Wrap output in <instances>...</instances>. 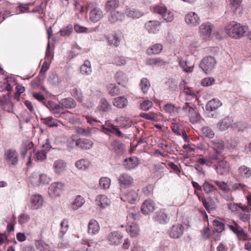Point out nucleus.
<instances>
[{"label":"nucleus","instance_id":"26","mask_svg":"<svg viewBox=\"0 0 251 251\" xmlns=\"http://www.w3.org/2000/svg\"><path fill=\"white\" fill-rule=\"evenodd\" d=\"M238 175L242 178H248L251 176V168L246 165L241 166L238 169Z\"/></svg>","mask_w":251,"mask_h":251},{"label":"nucleus","instance_id":"62","mask_svg":"<svg viewBox=\"0 0 251 251\" xmlns=\"http://www.w3.org/2000/svg\"><path fill=\"white\" fill-rule=\"evenodd\" d=\"M114 63L118 66L124 65L126 64V60L123 57L117 56L114 58Z\"/></svg>","mask_w":251,"mask_h":251},{"label":"nucleus","instance_id":"28","mask_svg":"<svg viewBox=\"0 0 251 251\" xmlns=\"http://www.w3.org/2000/svg\"><path fill=\"white\" fill-rule=\"evenodd\" d=\"M201 201L207 211L214 210L216 208V205L214 200L211 198H201Z\"/></svg>","mask_w":251,"mask_h":251},{"label":"nucleus","instance_id":"12","mask_svg":"<svg viewBox=\"0 0 251 251\" xmlns=\"http://www.w3.org/2000/svg\"><path fill=\"white\" fill-rule=\"evenodd\" d=\"M154 210V203L151 200L145 201L141 206L142 212L145 215H149L152 213Z\"/></svg>","mask_w":251,"mask_h":251},{"label":"nucleus","instance_id":"41","mask_svg":"<svg viewBox=\"0 0 251 251\" xmlns=\"http://www.w3.org/2000/svg\"><path fill=\"white\" fill-rule=\"evenodd\" d=\"M59 103L62 106H64L67 108H72L76 105V103L75 100L71 98L61 100L59 102Z\"/></svg>","mask_w":251,"mask_h":251},{"label":"nucleus","instance_id":"17","mask_svg":"<svg viewBox=\"0 0 251 251\" xmlns=\"http://www.w3.org/2000/svg\"><path fill=\"white\" fill-rule=\"evenodd\" d=\"M179 65L182 70L186 73H191L193 71L195 63L190 60L180 59Z\"/></svg>","mask_w":251,"mask_h":251},{"label":"nucleus","instance_id":"34","mask_svg":"<svg viewBox=\"0 0 251 251\" xmlns=\"http://www.w3.org/2000/svg\"><path fill=\"white\" fill-rule=\"evenodd\" d=\"M125 14L127 17L132 19L139 18L143 15L138 10L130 7L126 9Z\"/></svg>","mask_w":251,"mask_h":251},{"label":"nucleus","instance_id":"47","mask_svg":"<svg viewBox=\"0 0 251 251\" xmlns=\"http://www.w3.org/2000/svg\"><path fill=\"white\" fill-rule=\"evenodd\" d=\"M126 230L132 237H136L139 234V228L137 224H132L126 228Z\"/></svg>","mask_w":251,"mask_h":251},{"label":"nucleus","instance_id":"23","mask_svg":"<svg viewBox=\"0 0 251 251\" xmlns=\"http://www.w3.org/2000/svg\"><path fill=\"white\" fill-rule=\"evenodd\" d=\"M138 164V159L135 157L126 158L124 160V166L126 170H131L135 168Z\"/></svg>","mask_w":251,"mask_h":251},{"label":"nucleus","instance_id":"9","mask_svg":"<svg viewBox=\"0 0 251 251\" xmlns=\"http://www.w3.org/2000/svg\"><path fill=\"white\" fill-rule=\"evenodd\" d=\"M217 153H210L208 158H199L197 160V163L200 165H205L207 166H210L211 164L215 163V161L218 159Z\"/></svg>","mask_w":251,"mask_h":251},{"label":"nucleus","instance_id":"22","mask_svg":"<svg viewBox=\"0 0 251 251\" xmlns=\"http://www.w3.org/2000/svg\"><path fill=\"white\" fill-rule=\"evenodd\" d=\"M122 238V235L117 231L111 232L108 236V240L110 242V244L114 245H117L121 243Z\"/></svg>","mask_w":251,"mask_h":251},{"label":"nucleus","instance_id":"10","mask_svg":"<svg viewBox=\"0 0 251 251\" xmlns=\"http://www.w3.org/2000/svg\"><path fill=\"white\" fill-rule=\"evenodd\" d=\"M184 230V227L182 225L176 224L173 225L169 231V235L173 238H178L182 236Z\"/></svg>","mask_w":251,"mask_h":251},{"label":"nucleus","instance_id":"1","mask_svg":"<svg viewBox=\"0 0 251 251\" xmlns=\"http://www.w3.org/2000/svg\"><path fill=\"white\" fill-rule=\"evenodd\" d=\"M216 155L218 159L213 164L215 170L219 175L226 176L229 172V164L222 153H217Z\"/></svg>","mask_w":251,"mask_h":251},{"label":"nucleus","instance_id":"25","mask_svg":"<svg viewBox=\"0 0 251 251\" xmlns=\"http://www.w3.org/2000/svg\"><path fill=\"white\" fill-rule=\"evenodd\" d=\"M110 12L111 14L108 17V20L111 23H115L118 21H122L125 18L124 13L121 12L114 11Z\"/></svg>","mask_w":251,"mask_h":251},{"label":"nucleus","instance_id":"38","mask_svg":"<svg viewBox=\"0 0 251 251\" xmlns=\"http://www.w3.org/2000/svg\"><path fill=\"white\" fill-rule=\"evenodd\" d=\"M66 166V163L62 160H58L56 161L53 164L54 171L58 174L65 171Z\"/></svg>","mask_w":251,"mask_h":251},{"label":"nucleus","instance_id":"49","mask_svg":"<svg viewBox=\"0 0 251 251\" xmlns=\"http://www.w3.org/2000/svg\"><path fill=\"white\" fill-rule=\"evenodd\" d=\"M80 70L82 74H89L91 72L90 62L88 60L85 61L84 64L81 66Z\"/></svg>","mask_w":251,"mask_h":251},{"label":"nucleus","instance_id":"56","mask_svg":"<svg viewBox=\"0 0 251 251\" xmlns=\"http://www.w3.org/2000/svg\"><path fill=\"white\" fill-rule=\"evenodd\" d=\"M109 93L112 96L118 95L120 94V90L114 84H110L108 86Z\"/></svg>","mask_w":251,"mask_h":251},{"label":"nucleus","instance_id":"48","mask_svg":"<svg viewBox=\"0 0 251 251\" xmlns=\"http://www.w3.org/2000/svg\"><path fill=\"white\" fill-rule=\"evenodd\" d=\"M41 121L43 122V123L50 127L57 126H58L56 120L51 117H49L46 118H42Z\"/></svg>","mask_w":251,"mask_h":251},{"label":"nucleus","instance_id":"19","mask_svg":"<svg viewBox=\"0 0 251 251\" xmlns=\"http://www.w3.org/2000/svg\"><path fill=\"white\" fill-rule=\"evenodd\" d=\"M100 227L97 221L94 219H91L88 224V232L91 235H95L98 233Z\"/></svg>","mask_w":251,"mask_h":251},{"label":"nucleus","instance_id":"46","mask_svg":"<svg viewBox=\"0 0 251 251\" xmlns=\"http://www.w3.org/2000/svg\"><path fill=\"white\" fill-rule=\"evenodd\" d=\"M93 143L92 141L87 139H79V147L82 149L87 150L90 149Z\"/></svg>","mask_w":251,"mask_h":251},{"label":"nucleus","instance_id":"64","mask_svg":"<svg viewBox=\"0 0 251 251\" xmlns=\"http://www.w3.org/2000/svg\"><path fill=\"white\" fill-rule=\"evenodd\" d=\"M90 162L88 160L84 159L79 160V170H85L88 168Z\"/></svg>","mask_w":251,"mask_h":251},{"label":"nucleus","instance_id":"35","mask_svg":"<svg viewBox=\"0 0 251 251\" xmlns=\"http://www.w3.org/2000/svg\"><path fill=\"white\" fill-rule=\"evenodd\" d=\"M78 145V130L76 131L75 134L72 135L68 140V147L71 149L76 148Z\"/></svg>","mask_w":251,"mask_h":251},{"label":"nucleus","instance_id":"55","mask_svg":"<svg viewBox=\"0 0 251 251\" xmlns=\"http://www.w3.org/2000/svg\"><path fill=\"white\" fill-rule=\"evenodd\" d=\"M201 131L202 133L206 137L209 138H212L214 136L215 134L214 131L208 126H204L202 127Z\"/></svg>","mask_w":251,"mask_h":251},{"label":"nucleus","instance_id":"40","mask_svg":"<svg viewBox=\"0 0 251 251\" xmlns=\"http://www.w3.org/2000/svg\"><path fill=\"white\" fill-rule=\"evenodd\" d=\"M190 121L192 124H196L200 122L201 116L193 109H189Z\"/></svg>","mask_w":251,"mask_h":251},{"label":"nucleus","instance_id":"11","mask_svg":"<svg viewBox=\"0 0 251 251\" xmlns=\"http://www.w3.org/2000/svg\"><path fill=\"white\" fill-rule=\"evenodd\" d=\"M201 35L204 39H208L212 32V25L210 23H205L201 25L199 27Z\"/></svg>","mask_w":251,"mask_h":251},{"label":"nucleus","instance_id":"45","mask_svg":"<svg viewBox=\"0 0 251 251\" xmlns=\"http://www.w3.org/2000/svg\"><path fill=\"white\" fill-rule=\"evenodd\" d=\"M233 130L238 131L243 130L246 128V125L242 121L235 122L231 123V127Z\"/></svg>","mask_w":251,"mask_h":251},{"label":"nucleus","instance_id":"32","mask_svg":"<svg viewBox=\"0 0 251 251\" xmlns=\"http://www.w3.org/2000/svg\"><path fill=\"white\" fill-rule=\"evenodd\" d=\"M155 219L160 224H163L169 221L170 217L164 210H161L157 213Z\"/></svg>","mask_w":251,"mask_h":251},{"label":"nucleus","instance_id":"33","mask_svg":"<svg viewBox=\"0 0 251 251\" xmlns=\"http://www.w3.org/2000/svg\"><path fill=\"white\" fill-rule=\"evenodd\" d=\"M119 5L120 2L118 0H109L106 2L105 8L107 12H112L114 11Z\"/></svg>","mask_w":251,"mask_h":251},{"label":"nucleus","instance_id":"8","mask_svg":"<svg viewBox=\"0 0 251 251\" xmlns=\"http://www.w3.org/2000/svg\"><path fill=\"white\" fill-rule=\"evenodd\" d=\"M64 185L62 182L52 183L49 187V194L52 196H60L63 189Z\"/></svg>","mask_w":251,"mask_h":251},{"label":"nucleus","instance_id":"37","mask_svg":"<svg viewBox=\"0 0 251 251\" xmlns=\"http://www.w3.org/2000/svg\"><path fill=\"white\" fill-rule=\"evenodd\" d=\"M109 45L117 47L119 46L121 39L115 34H109L105 36Z\"/></svg>","mask_w":251,"mask_h":251},{"label":"nucleus","instance_id":"21","mask_svg":"<svg viewBox=\"0 0 251 251\" xmlns=\"http://www.w3.org/2000/svg\"><path fill=\"white\" fill-rule=\"evenodd\" d=\"M111 150L117 154H121L124 152V145L119 140H115L111 143Z\"/></svg>","mask_w":251,"mask_h":251},{"label":"nucleus","instance_id":"7","mask_svg":"<svg viewBox=\"0 0 251 251\" xmlns=\"http://www.w3.org/2000/svg\"><path fill=\"white\" fill-rule=\"evenodd\" d=\"M186 23L191 26H196L200 24L201 19L200 17L194 12H190L185 16Z\"/></svg>","mask_w":251,"mask_h":251},{"label":"nucleus","instance_id":"18","mask_svg":"<svg viewBox=\"0 0 251 251\" xmlns=\"http://www.w3.org/2000/svg\"><path fill=\"white\" fill-rule=\"evenodd\" d=\"M162 49V45L160 43H156L148 48L146 52L149 55H157L161 53Z\"/></svg>","mask_w":251,"mask_h":251},{"label":"nucleus","instance_id":"2","mask_svg":"<svg viewBox=\"0 0 251 251\" xmlns=\"http://www.w3.org/2000/svg\"><path fill=\"white\" fill-rule=\"evenodd\" d=\"M247 28L241 24L233 22L227 27L228 35L235 39L243 36L247 31Z\"/></svg>","mask_w":251,"mask_h":251},{"label":"nucleus","instance_id":"5","mask_svg":"<svg viewBox=\"0 0 251 251\" xmlns=\"http://www.w3.org/2000/svg\"><path fill=\"white\" fill-rule=\"evenodd\" d=\"M4 159L7 164L15 165L18 161V153L15 150L9 149L5 151Z\"/></svg>","mask_w":251,"mask_h":251},{"label":"nucleus","instance_id":"43","mask_svg":"<svg viewBox=\"0 0 251 251\" xmlns=\"http://www.w3.org/2000/svg\"><path fill=\"white\" fill-rule=\"evenodd\" d=\"M33 144L32 142L24 143L23 144V150L22 151V155L23 157H25L27 152L28 151L31 155V152L33 151Z\"/></svg>","mask_w":251,"mask_h":251},{"label":"nucleus","instance_id":"36","mask_svg":"<svg viewBox=\"0 0 251 251\" xmlns=\"http://www.w3.org/2000/svg\"><path fill=\"white\" fill-rule=\"evenodd\" d=\"M96 201L98 205L103 208L109 205L110 203V200L104 195H99L97 196Z\"/></svg>","mask_w":251,"mask_h":251},{"label":"nucleus","instance_id":"42","mask_svg":"<svg viewBox=\"0 0 251 251\" xmlns=\"http://www.w3.org/2000/svg\"><path fill=\"white\" fill-rule=\"evenodd\" d=\"M212 147L215 151L213 153H222L221 151L224 149V145L222 141H212Z\"/></svg>","mask_w":251,"mask_h":251},{"label":"nucleus","instance_id":"31","mask_svg":"<svg viewBox=\"0 0 251 251\" xmlns=\"http://www.w3.org/2000/svg\"><path fill=\"white\" fill-rule=\"evenodd\" d=\"M115 79L118 84L125 86L127 81L128 78L126 75L121 71H118L115 75Z\"/></svg>","mask_w":251,"mask_h":251},{"label":"nucleus","instance_id":"13","mask_svg":"<svg viewBox=\"0 0 251 251\" xmlns=\"http://www.w3.org/2000/svg\"><path fill=\"white\" fill-rule=\"evenodd\" d=\"M103 17L102 10L98 7H95L90 12V19L94 23L97 22Z\"/></svg>","mask_w":251,"mask_h":251},{"label":"nucleus","instance_id":"30","mask_svg":"<svg viewBox=\"0 0 251 251\" xmlns=\"http://www.w3.org/2000/svg\"><path fill=\"white\" fill-rule=\"evenodd\" d=\"M31 202L32 207L33 209H37L42 205L43 199L41 196L35 195L32 196Z\"/></svg>","mask_w":251,"mask_h":251},{"label":"nucleus","instance_id":"61","mask_svg":"<svg viewBox=\"0 0 251 251\" xmlns=\"http://www.w3.org/2000/svg\"><path fill=\"white\" fill-rule=\"evenodd\" d=\"M36 156L37 160L43 161L46 158V151L45 150L38 151L36 153Z\"/></svg>","mask_w":251,"mask_h":251},{"label":"nucleus","instance_id":"63","mask_svg":"<svg viewBox=\"0 0 251 251\" xmlns=\"http://www.w3.org/2000/svg\"><path fill=\"white\" fill-rule=\"evenodd\" d=\"M167 9L165 7L161 6H156L154 8V12L161 15L163 16L166 12Z\"/></svg>","mask_w":251,"mask_h":251},{"label":"nucleus","instance_id":"39","mask_svg":"<svg viewBox=\"0 0 251 251\" xmlns=\"http://www.w3.org/2000/svg\"><path fill=\"white\" fill-rule=\"evenodd\" d=\"M127 100L124 97H119L114 99L113 101V105L120 108H122L126 106Z\"/></svg>","mask_w":251,"mask_h":251},{"label":"nucleus","instance_id":"50","mask_svg":"<svg viewBox=\"0 0 251 251\" xmlns=\"http://www.w3.org/2000/svg\"><path fill=\"white\" fill-rule=\"evenodd\" d=\"M111 180L107 177H101L99 181L100 187L104 189H108L110 186Z\"/></svg>","mask_w":251,"mask_h":251},{"label":"nucleus","instance_id":"59","mask_svg":"<svg viewBox=\"0 0 251 251\" xmlns=\"http://www.w3.org/2000/svg\"><path fill=\"white\" fill-rule=\"evenodd\" d=\"M73 30V26L68 25L60 30V33L61 36L69 35Z\"/></svg>","mask_w":251,"mask_h":251},{"label":"nucleus","instance_id":"44","mask_svg":"<svg viewBox=\"0 0 251 251\" xmlns=\"http://www.w3.org/2000/svg\"><path fill=\"white\" fill-rule=\"evenodd\" d=\"M151 86L149 80L146 78H143L141 80L140 87L143 93L146 94Z\"/></svg>","mask_w":251,"mask_h":251},{"label":"nucleus","instance_id":"27","mask_svg":"<svg viewBox=\"0 0 251 251\" xmlns=\"http://www.w3.org/2000/svg\"><path fill=\"white\" fill-rule=\"evenodd\" d=\"M232 122H233V120L231 118L229 117H225L218 123L219 130L225 131L229 127H231Z\"/></svg>","mask_w":251,"mask_h":251},{"label":"nucleus","instance_id":"15","mask_svg":"<svg viewBox=\"0 0 251 251\" xmlns=\"http://www.w3.org/2000/svg\"><path fill=\"white\" fill-rule=\"evenodd\" d=\"M145 64L151 66H158L161 67L165 66L166 62L160 57H149L146 59Z\"/></svg>","mask_w":251,"mask_h":251},{"label":"nucleus","instance_id":"3","mask_svg":"<svg viewBox=\"0 0 251 251\" xmlns=\"http://www.w3.org/2000/svg\"><path fill=\"white\" fill-rule=\"evenodd\" d=\"M228 227L234 232L237 236L239 240L246 241L249 238V235L246 233L242 227H241L236 222H232L231 223L227 224Z\"/></svg>","mask_w":251,"mask_h":251},{"label":"nucleus","instance_id":"24","mask_svg":"<svg viewBox=\"0 0 251 251\" xmlns=\"http://www.w3.org/2000/svg\"><path fill=\"white\" fill-rule=\"evenodd\" d=\"M160 23L157 21H150L146 24V28L149 32L155 33L159 30Z\"/></svg>","mask_w":251,"mask_h":251},{"label":"nucleus","instance_id":"16","mask_svg":"<svg viewBox=\"0 0 251 251\" xmlns=\"http://www.w3.org/2000/svg\"><path fill=\"white\" fill-rule=\"evenodd\" d=\"M119 180L124 187H129L133 184V178L127 174H123L120 175Z\"/></svg>","mask_w":251,"mask_h":251},{"label":"nucleus","instance_id":"14","mask_svg":"<svg viewBox=\"0 0 251 251\" xmlns=\"http://www.w3.org/2000/svg\"><path fill=\"white\" fill-rule=\"evenodd\" d=\"M138 195L134 190H131L125 193L121 197L122 200L125 201H128L130 203H133L138 199Z\"/></svg>","mask_w":251,"mask_h":251},{"label":"nucleus","instance_id":"52","mask_svg":"<svg viewBox=\"0 0 251 251\" xmlns=\"http://www.w3.org/2000/svg\"><path fill=\"white\" fill-rule=\"evenodd\" d=\"M203 190L206 194H210L214 192L216 189V188L209 183L208 182L205 181L202 185Z\"/></svg>","mask_w":251,"mask_h":251},{"label":"nucleus","instance_id":"6","mask_svg":"<svg viewBox=\"0 0 251 251\" xmlns=\"http://www.w3.org/2000/svg\"><path fill=\"white\" fill-rule=\"evenodd\" d=\"M102 129L105 133L110 132L115 134L118 137H123V133L119 129L108 121H106L105 125L102 126Z\"/></svg>","mask_w":251,"mask_h":251},{"label":"nucleus","instance_id":"51","mask_svg":"<svg viewBox=\"0 0 251 251\" xmlns=\"http://www.w3.org/2000/svg\"><path fill=\"white\" fill-rule=\"evenodd\" d=\"M140 116L149 120L155 121L158 120V114L156 113L151 112L148 113H142Z\"/></svg>","mask_w":251,"mask_h":251},{"label":"nucleus","instance_id":"29","mask_svg":"<svg viewBox=\"0 0 251 251\" xmlns=\"http://www.w3.org/2000/svg\"><path fill=\"white\" fill-rule=\"evenodd\" d=\"M222 105V103L218 99H213L209 101L205 106L206 111H209L212 112Z\"/></svg>","mask_w":251,"mask_h":251},{"label":"nucleus","instance_id":"60","mask_svg":"<svg viewBox=\"0 0 251 251\" xmlns=\"http://www.w3.org/2000/svg\"><path fill=\"white\" fill-rule=\"evenodd\" d=\"M215 81V79L213 77H206L202 79L201 84L203 86H208L212 85Z\"/></svg>","mask_w":251,"mask_h":251},{"label":"nucleus","instance_id":"20","mask_svg":"<svg viewBox=\"0 0 251 251\" xmlns=\"http://www.w3.org/2000/svg\"><path fill=\"white\" fill-rule=\"evenodd\" d=\"M166 165L164 163H159L154 165L153 175L154 177L161 178L164 173Z\"/></svg>","mask_w":251,"mask_h":251},{"label":"nucleus","instance_id":"54","mask_svg":"<svg viewBox=\"0 0 251 251\" xmlns=\"http://www.w3.org/2000/svg\"><path fill=\"white\" fill-rule=\"evenodd\" d=\"M49 80L51 84L57 85L61 82L62 79L57 75L52 74L50 76Z\"/></svg>","mask_w":251,"mask_h":251},{"label":"nucleus","instance_id":"4","mask_svg":"<svg viewBox=\"0 0 251 251\" xmlns=\"http://www.w3.org/2000/svg\"><path fill=\"white\" fill-rule=\"evenodd\" d=\"M216 61L214 57H204L200 62V67L205 74L210 73L215 68Z\"/></svg>","mask_w":251,"mask_h":251},{"label":"nucleus","instance_id":"58","mask_svg":"<svg viewBox=\"0 0 251 251\" xmlns=\"http://www.w3.org/2000/svg\"><path fill=\"white\" fill-rule=\"evenodd\" d=\"M238 216L240 220L246 222L250 220L251 215L249 211H244V212H240Z\"/></svg>","mask_w":251,"mask_h":251},{"label":"nucleus","instance_id":"57","mask_svg":"<svg viewBox=\"0 0 251 251\" xmlns=\"http://www.w3.org/2000/svg\"><path fill=\"white\" fill-rule=\"evenodd\" d=\"M152 105L153 103L151 101L149 100H145L141 103L140 108L143 110L147 111L152 106Z\"/></svg>","mask_w":251,"mask_h":251},{"label":"nucleus","instance_id":"53","mask_svg":"<svg viewBox=\"0 0 251 251\" xmlns=\"http://www.w3.org/2000/svg\"><path fill=\"white\" fill-rule=\"evenodd\" d=\"M111 109V106L105 99L101 100L100 102V110L104 112H108Z\"/></svg>","mask_w":251,"mask_h":251}]
</instances>
